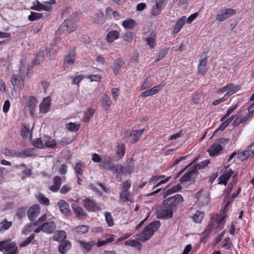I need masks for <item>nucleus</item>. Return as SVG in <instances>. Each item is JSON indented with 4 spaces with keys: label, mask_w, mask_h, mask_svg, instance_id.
<instances>
[{
    "label": "nucleus",
    "mask_w": 254,
    "mask_h": 254,
    "mask_svg": "<svg viewBox=\"0 0 254 254\" xmlns=\"http://www.w3.org/2000/svg\"><path fill=\"white\" fill-rule=\"evenodd\" d=\"M160 225L159 221H154L146 226L143 231L136 236L139 240L145 242L149 240L156 231Z\"/></svg>",
    "instance_id": "f257e3e1"
},
{
    "label": "nucleus",
    "mask_w": 254,
    "mask_h": 254,
    "mask_svg": "<svg viewBox=\"0 0 254 254\" xmlns=\"http://www.w3.org/2000/svg\"><path fill=\"white\" fill-rule=\"evenodd\" d=\"M0 251L3 254H16L17 247L10 239L0 241Z\"/></svg>",
    "instance_id": "f03ea898"
},
{
    "label": "nucleus",
    "mask_w": 254,
    "mask_h": 254,
    "mask_svg": "<svg viewBox=\"0 0 254 254\" xmlns=\"http://www.w3.org/2000/svg\"><path fill=\"white\" fill-rule=\"evenodd\" d=\"M56 228L55 222L51 220L40 224L34 232L35 233H38L40 231H42L47 234H51L55 232Z\"/></svg>",
    "instance_id": "7ed1b4c3"
},
{
    "label": "nucleus",
    "mask_w": 254,
    "mask_h": 254,
    "mask_svg": "<svg viewBox=\"0 0 254 254\" xmlns=\"http://www.w3.org/2000/svg\"><path fill=\"white\" fill-rule=\"evenodd\" d=\"M228 139L222 138L216 141L208 149L210 156H216L220 154V152L223 149L222 144L227 142Z\"/></svg>",
    "instance_id": "20e7f679"
},
{
    "label": "nucleus",
    "mask_w": 254,
    "mask_h": 254,
    "mask_svg": "<svg viewBox=\"0 0 254 254\" xmlns=\"http://www.w3.org/2000/svg\"><path fill=\"white\" fill-rule=\"evenodd\" d=\"M174 210L166 204L163 201L162 206L157 212V217L160 219H168L173 216Z\"/></svg>",
    "instance_id": "39448f33"
},
{
    "label": "nucleus",
    "mask_w": 254,
    "mask_h": 254,
    "mask_svg": "<svg viewBox=\"0 0 254 254\" xmlns=\"http://www.w3.org/2000/svg\"><path fill=\"white\" fill-rule=\"evenodd\" d=\"M183 197L181 194H176L173 196L168 197L164 200L163 201L174 210L176 209L177 206L183 202Z\"/></svg>",
    "instance_id": "423d86ee"
},
{
    "label": "nucleus",
    "mask_w": 254,
    "mask_h": 254,
    "mask_svg": "<svg viewBox=\"0 0 254 254\" xmlns=\"http://www.w3.org/2000/svg\"><path fill=\"white\" fill-rule=\"evenodd\" d=\"M196 202L200 206L206 205L210 200V194L208 191L201 190L196 194Z\"/></svg>",
    "instance_id": "0eeeda50"
},
{
    "label": "nucleus",
    "mask_w": 254,
    "mask_h": 254,
    "mask_svg": "<svg viewBox=\"0 0 254 254\" xmlns=\"http://www.w3.org/2000/svg\"><path fill=\"white\" fill-rule=\"evenodd\" d=\"M76 29V25L75 21L74 19H66L64 21L61 25L59 27L58 31H66L68 33H71L74 31Z\"/></svg>",
    "instance_id": "6e6552de"
},
{
    "label": "nucleus",
    "mask_w": 254,
    "mask_h": 254,
    "mask_svg": "<svg viewBox=\"0 0 254 254\" xmlns=\"http://www.w3.org/2000/svg\"><path fill=\"white\" fill-rule=\"evenodd\" d=\"M221 171L223 174L218 178V184L226 185L229 178L233 174L234 172L229 168V165L225 166L222 169Z\"/></svg>",
    "instance_id": "1a4fd4ad"
},
{
    "label": "nucleus",
    "mask_w": 254,
    "mask_h": 254,
    "mask_svg": "<svg viewBox=\"0 0 254 254\" xmlns=\"http://www.w3.org/2000/svg\"><path fill=\"white\" fill-rule=\"evenodd\" d=\"M165 176L160 175V176H152L148 182V185H151L152 184L155 185L153 187L155 189L160 185L167 183L171 178V177H168L165 179Z\"/></svg>",
    "instance_id": "9d476101"
},
{
    "label": "nucleus",
    "mask_w": 254,
    "mask_h": 254,
    "mask_svg": "<svg viewBox=\"0 0 254 254\" xmlns=\"http://www.w3.org/2000/svg\"><path fill=\"white\" fill-rule=\"evenodd\" d=\"M236 10L232 8H226L221 10L216 16V19L218 21H223L227 18L235 14Z\"/></svg>",
    "instance_id": "9b49d317"
},
{
    "label": "nucleus",
    "mask_w": 254,
    "mask_h": 254,
    "mask_svg": "<svg viewBox=\"0 0 254 254\" xmlns=\"http://www.w3.org/2000/svg\"><path fill=\"white\" fill-rule=\"evenodd\" d=\"M83 205L90 212H96L101 209L99 205L95 200L89 198H85L83 200Z\"/></svg>",
    "instance_id": "f8f14e48"
},
{
    "label": "nucleus",
    "mask_w": 254,
    "mask_h": 254,
    "mask_svg": "<svg viewBox=\"0 0 254 254\" xmlns=\"http://www.w3.org/2000/svg\"><path fill=\"white\" fill-rule=\"evenodd\" d=\"M40 208L38 204L33 205L28 210L27 215L31 221H34L39 214Z\"/></svg>",
    "instance_id": "ddd939ff"
},
{
    "label": "nucleus",
    "mask_w": 254,
    "mask_h": 254,
    "mask_svg": "<svg viewBox=\"0 0 254 254\" xmlns=\"http://www.w3.org/2000/svg\"><path fill=\"white\" fill-rule=\"evenodd\" d=\"M165 83L162 82V84H158L150 89L145 90L142 92L140 96L143 98H146L149 96L153 95L158 93V91L162 89L163 86L165 85Z\"/></svg>",
    "instance_id": "4468645a"
},
{
    "label": "nucleus",
    "mask_w": 254,
    "mask_h": 254,
    "mask_svg": "<svg viewBox=\"0 0 254 254\" xmlns=\"http://www.w3.org/2000/svg\"><path fill=\"white\" fill-rule=\"evenodd\" d=\"M72 207L78 219L83 220L86 218L87 214L81 207L74 204L72 205Z\"/></svg>",
    "instance_id": "2eb2a0df"
},
{
    "label": "nucleus",
    "mask_w": 254,
    "mask_h": 254,
    "mask_svg": "<svg viewBox=\"0 0 254 254\" xmlns=\"http://www.w3.org/2000/svg\"><path fill=\"white\" fill-rule=\"evenodd\" d=\"M51 98L50 96H48L44 98L42 102L39 105L40 112L42 113H47L51 107Z\"/></svg>",
    "instance_id": "dca6fc26"
},
{
    "label": "nucleus",
    "mask_w": 254,
    "mask_h": 254,
    "mask_svg": "<svg viewBox=\"0 0 254 254\" xmlns=\"http://www.w3.org/2000/svg\"><path fill=\"white\" fill-rule=\"evenodd\" d=\"M99 167L103 169L111 170L115 172L118 171V168L113 165L110 158L104 160L102 164L99 165Z\"/></svg>",
    "instance_id": "f3484780"
},
{
    "label": "nucleus",
    "mask_w": 254,
    "mask_h": 254,
    "mask_svg": "<svg viewBox=\"0 0 254 254\" xmlns=\"http://www.w3.org/2000/svg\"><path fill=\"white\" fill-rule=\"evenodd\" d=\"M78 243L83 249L82 252L84 254L89 253L92 247L96 245L95 241H91L90 242H86L84 241L80 240L78 241Z\"/></svg>",
    "instance_id": "a211bd4d"
},
{
    "label": "nucleus",
    "mask_w": 254,
    "mask_h": 254,
    "mask_svg": "<svg viewBox=\"0 0 254 254\" xmlns=\"http://www.w3.org/2000/svg\"><path fill=\"white\" fill-rule=\"evenodd\" d=\"M12 85L14 87L21 88L24 86V79L21 75H13L11 79Z\"/></svg>",
    "instance_id": "6ab92c4d"
},
{
    "label": "nucleus",
    "mask_w": 254,
    "mask_h": 254,
    "mask_svg": "<svg viewBox=\"0 0 254 254\" xmlns=\"http://www.w3.org/2000/svg\"><path fill=\"white\" fill-rule=\"evenodd\" d=\"M167 1V0H156L155 6L152 9V14L155 16L157 15Z\"/></svg>",
    "instance_id": "aec40b11"
},
{
    "label": "nucleus",
    "mask_w": 254,
    "mask_h": 254,
    "mask_svg": "<svg viewBox=\"0 0 254 254\" xmlns=\"http://www.w3.org/2000/svg\"><path fill=\"white\" fill-rule=\"evenodd\" d=\"M44 146L48 148H54L57 145L54 139L48 135H44L42 137Z\"/></svg>",
    "instance_id": "412c9836"
},
{
    "label": "nucleus",
    "mask_w": 254,
    "mask_h": 254,
    "mask_svg": "<svg viewBox=\"0 0 254 254\" xmlns=\"http://www.w3.org/2000/svg\"><path fill=\"white\" fill-rule=\"evenodd\" d=\"M58 205L63 213L66 216H69L71 214V212L69 210V206L64 200H61L58 202Z\"/></svg>",
    "instance_id": "4be33fe9"
},
{
    "label": "nucleus",
    "mask_w": 254,
    "mask_h": 254,
    "mask_svg": "<svg viewBox=\"0 0 254 254\" xmlns=\"http://www.w3.org/2000/svg\"><path fill=\"white\" fill-rule=\"evenodd\" d=\"M125 62L122 59H118L116 60L113 65L112 66V68L113 69V72L115 75L118 74L122 68V67L124 65Z\"/></svg>",
    "instance_id": "5701e85b"
},
{
    "label": "nucleus",
    "mask_w": 254,
    "mask_h": 254,
    "mask_svg": "<svg viewBox=\"0 0 254 254\" xmlns=\"http://www.w3.org/2000/svg\"><path fill=\"white\" fill-rule=\"evenodd\" d=\"M75 52L74 49L69 51L68 55L65 56L64 59V64H72L74 63L75 59Z\"/></svg>",
    "instance_id": "b1692460"
},
{
    "label": "nucleus",
    "mask_w": 254,
    "mask_h": 254,
    "mask_svg": "<svg viewBox=\"0 0 254 254\" xmlns=\"http://www.w3.org/2000/svg\"><path fill=\"white\" fill-rule=\"evenodd\" d=\"M71 244L68 240L62 242L59 246V251L62 254H65L71 248Z\"/></svg>",
    "instance_id": "393cba45"
},
{
    "label": "nucleus",
    "mask_w": 254,
    "mask_h": 254,
    "mask_svg": "<svg viewBox=\"0 0 254 254\" xmlns=\"http://www.w3.org/2000/svg\"><path fill=\"white\" fill-rule=\"evenodd\" d=\"M53 185L50 187V190L53 191H57L62 185V178L59 176H55L53 178Z\"/></svg>",
    "instance_id": "a878e982"
},
{
    "label": "nucleus",
    "mask_w": 254,
    "mask_h": 254,
    "mask_svg": "<svg viewBox=\"0 0 254 254\" xmlns=\"http://www.w3.org/2000/svg\"><path fill=\"white\" fill-rule=\"evenodd\" d=\"M21 135L25 139H31L32 137L31 132L28 125L24 124L21 128Z\"/></svg>",
    "instance_id": "bb28decb"
},
{
    "label": "nucleus",
    "mask_w": 254,
    "mask_h": 254,
    "mask_svg": "<svg viewBox=\"0 0 254 254\" xmlns=\"http://www.w3.org/2000/svg\"><path fill=\"white\" fill-rule=\"evenodd\" d=\"M227 88L228 92L225 95L229 98L232 95L240 90L241 86L231 83L227 85Z\"/></svg>",
    "instance_id": "cd10ccee"
},
{
    "label": "nucleus",
    "mask_w": 254,
    "mask_h": 254,
    "mask_svg": "<svg viewBox=\"0 0 254 254\" xmlns=\"http://www.w3.org/2000/svg\"><path fill=\"white\" fill-rule=\"evenodd\" d=\"M66 234L63 230L57 231L54 232L53 237V240L57 242H62L65 239Z\"/></svg>",
    "instance_id": "c85d7f7f"
},
{
    "label": "nucleus",
    "mask_w": 254,
    "mask_h": 254,
    "mask_svg": "<svg viewBox=\"0 0 254 254\" xmlns=\"http://www.w3.org/2000/svg\"><path fill=\"white\" fill-rule=\"evenodd\" d=\"M120 36L119 32L117 30H112L110 31L107 35L106 40L109 43L113 42L115 40L119 38Z\"/></svg>",
    "instance_id": "c756f323"
},
{
    "label": "nucleus",
    "mask_w": 254,
    "mask_h": 254,
    "mask_svg": "<svg viewBox=\"0 0 254 254\" xmlns=\"http://www.w3.org/2000/svg\"><path fill=\"white\" fill-rule=\"evenodd\" d=\"M186 21V17L185 16H183L177 21L176 25L173 29V34H177L180 31L182 27L185 24Z\"/></svg>",
    "instance_id": "7c9ffc66"
},
{
    "label": "nucleus",
    "mask_w": 254,
    "mask_h": 254,
    "mask_svg": "<svg viewBox=\"0 0 254 254\" xmlns=\"http://www.w3.org/2000/svg\"><path fill=\"white\" fill-rule=\"evenodd\" d=\"M102 105L106 110H108L112 105V102L107 94H104L100 99Z\"/></svg>",
    "instance_id": "2f4dec72"
},
{
    "label": "nucleus",
    "mask_w": 254,
    "mask_h": 254,
    "mask_svg": "<svg viewBox=\"0 0 254 254\" xmlns=\"http://www.w3.org/2000/svg\"><path fill=\"white\" fill-rule=\"evenodd\" d=\"M92 20L97 23L101 24L104 23L105 21L104 13L101 11L98 12L92 17Z\"/></svg>",
    "instance_id": "473e14b6"
},
{
    "label": "nucleus",
    "mask_w": 254,
    "mask_h": 254,
    "mask_svg": "<svg viewBox=\"0 0 254 254\" xmlns=\"http://www.w3.org/2000/svg\"><path fill=\"white\" fill-rule=\"evenodd\" d=\"M144 129H142L139 130H133L131 131L130 136L132 137V141L133 143H135L138 141L139 138L144 132Z\"/></svg>",
    "instance_id": "72a5a7b5"
},
{
    "label": "nucleus",
    "mask_w": 254,
    "mask_h": 254,
    "mask_svg": "<svg viewBox=\"0 0 254 254\" xmlns=\"http://www.w3.org/2000/svg\"><path fill=\"white\" fill-rule=\"evenodd\" d=\"M130 196V193L127 190H123L120 194V200L125 202L126 201H130L131 202V199L129 198Z\"/></svg>",
    "instance_id": "f704fd0d"
},
{
    "label": "nucleus",
    "mask_w": 254,
    "mask_h": 254,
    "mask_svg": "<svg viewBox=\"0 0 254 254\" xmlns=\"http://www.w3.org/2000/svg\"><path fill=\"white\" fill-rule=\"evenodd\" d=\"M204 217V213L196 211L191 217L193 221L197 223H200Z\"/></svg>",
    "instance_id": "c9c22d12"
},
{
    "label": "nucleus",
    "mask_w": 254,
    "mask_h": 254,
    "mask_svg": "<svg viewBox=\"0 0 254 254\" xmlns=\"http://www.w3.org/2000/svg\"><path fill=\"white\" fill-rule=\"evenodd\" d=\"M35 235L34 234L31 235L28 238H27L26 240L22 242L19 244V247L20 248L25 247L29 245L30 243L32 244H35L36 241L34 240Z\"/></svg>",
    "instance_id": "e433bc0d"
},
{
    "label": "nucleus",
    "mask_w": 254,
    "mask_h": 254,
    "mask_svg": "<svg viewBox=\"0 0 254 254\" xmlns=\"http://www.w3.org/2000/svg\"><path fill=\"white\" fill-rule=\"evenodd\" d=\"M250 112H249L248 114L245 116L242 117L240 115L238 116L236 118L235 120H234L233 124H234L236 126H237L241 123L246 122L248 120V119L252 116H250Z\"/></svg>",
    "instance_id": "4c0bfd02"
},
{
    "label": "nucleus",
    "mask_w": 254,
    "mask_h": 254,
    "mask_svg": "<svg viewBox=\"0 0 254 254\" xmlns=\"http://www.w3.org/2000/svg\"><path fill=\"white\" fill-rule=\"evenodd\" d=\"M182 189V186L180 184H178L172 188L167 190L164 193V197H166L167 196L175 193L178 191H180Z\"/></svg>",
    "instance_id": "58836bf2"
},
{
    "label": "nucleus",
    "mask_w": 254,
    "mask_h": 254,
    "mask_svg": "<svg viewBox=\"0 0 254 254\" xmlns=\"http://www.w3.org/2000/svg\"><path fill=\"white\" fill-rule=\"evenodd\" d=\"M122 25L126 29H133L136 25V22L133 19H128L124 20Z\"/></svg>",
    "instance_id": "ea45409f"
},
{
    "label": "nucleus",
    "mask_w": 254,
    "mask_h": 254,
    "mask_svg": "<svg viewBox=\"0 0 254 254\" xmlns=\"http://www.w3.org/2000/svg\"><path fill=\"white\" fill-rule=\"evenodd\" d=\"M37 103L38 101L35 97L33 96L30 97L28 102V105L30 108V111L31 113L34 111L35 108L37 105Z\"/></svg>",
    "instance_id": "a19ab883"
},
{
    "label": "nucleus",
    "mask_w": 254,
    "mask_h": 254,
    "mask_svg": "<svg viewBox=\"0 0 254 254\" xmlns=\"http://www.w3.org/2000/svg\"><path fill=\"white\" fill-rule=\"evenodd\" d=\"M12 225L11 221H7L4 219L0 223V232H2L8 230Z\"/></svg>",
    "instance_id": "79ce46f5"
},
{
    "label": "nucleus",
    "mask_w": 254,
    "mask_h": 254,
    "mask_svg": "<svg viewBox=\"0 0 254 254\" xmlns=\"http://www.w3.org/2000/svg\"><path fill=\"white\" fill-rule=\"evenodd\" d=\"M31 8L37 11H41L42 10L49 11L51 9V7L47 6L38 1L37 4L34 5L32 7H31Z\"/></svg>",
    "instance_id": "37998d69"
},
{
    "label": "nucleus",
    "mask_w": 254,
    "mask_h": 254,
    "mask_svg": "<svg viewBox=\"0 0 254 254\" xmlns=\"http://www.w3.org/2000/svg\"><path fill=\"white\" fill-rule=\"evenodd\" d=\"M106 222L109 227H112L114 225L113 218L112 214L108 211H106L104 213Z\"/></svg>",
    "instance_id": "c03bdc74"
},
{
    "label": "nucleus",
    "mask_w": 254,
    "mask_h": 254,
    "mask_svg": "<svg viewBox=\"0 0 254 254\" xmlns=\"http://www.w3.org/2000/svg\"><path fill=\"white\" fill-rule=\"evenodd\" d=\"M195 171L194 169L192 170L191 171H189L184 175V176L180 179L181 183H183L185 182L190 181L191 180V178L192 177V175L194 174Z\"/></svg>",
    "instance_id": "a18cd8bd"
},
{
    "label": "nucleus",
    "mask_w": 254,
    "mask_h": 254,
    "mask_svg": "<svg viewBox=\"0 0 254 254\" xmlns=\"http://www.w3.org/2000/svg\"><path fill=\"white\" fill-rule=\"evenodd\" d=\"M252 154V151L249 150L241 152L237 154L238 158L242 161L246 160Z\"/></svg>",
    "instance_id": "49530a36"
},
{
    "label": "nucleus",
    "mask_w": 254,
    "mask_h": 254,
    "mask_svg": "<svg viewBox=\"0 0 254 254\" xmlns=\"http://www.w3.org/2000/svg\"><path fill=\"white\" fill-rule=\"evenodd\" d=\"M38 201L45 205L48 206L49 204V200L48 198L45 196L43 194L39 193L36 196Z\"/></svg>",
    "instance_id": "de8ad7c7"
},
{
    "label": "nucleus",
    "mask_w": 254,
    "mask_h": 254,
    "mask_svg": "<svg viewBox=\"0 0 254 254\" xmlns=\"http://www.w3.org/2000/svg\"><path fill=\"white\" fill-rule=\"evenodd\" d=\"M30 15L28 16V19L29 21H33L34 20H38L43 17V14L42 13L35 12H31Z\"/></svg>",
    "instance_id": "09e8293b"
},
{
    "label": "nucleus",
    "mask_w": 254,
    "mask_h": 254,
    "mask_svg": "<svg viewBox=\"0 0 254 254\" xmlns=\"http://www.w3.org/2000/svg\"><path fill=\"white\" fill-rule=\"evenodd\" d=\"M18 153L21 155L20 156H18V157L21 158L22 157H29L33 155V149H25L23 150L21 152H18Z\"/></svg>",
    "instance_id": "8fccbe9b"
},
{
    "label": "nucleus",
    "mask_w": 254,
    "mask_h": 254,
    "mask_svg": "<svg viewBox=\"0 0 254 254\" xmlns=\"http://www.w3.org/2000/svg\"><path fill=\"white\" fill-rule=\"evenodd\" d=\"M80 127V125L78 124L70 123L66 125V128L70 131L75 132L77 131Z\"/></svg>",
    "instance_id": "3c124183"
},
{
    "label": "nucleus",
    "mask_w": 254,
    "mask_h": 254,
    "mask_svg": "<svg viewBox=\"0 0 254 254\" xmlns=\"http://www.w3.org/2000/svg\"><path fill=\"white\" fill-rule=\"evenodd\" d=\"M151 81L152 78L151 76H148L144 81L141 87V89L143 90H145L151 86Z\"/></svg>",
    "instance_id": "603ef678"
},
{
    "label": "nucleus",
    "mask_w": 254,
    "mask_h": 254,
    "mask_svg": "<svg viewBox=\"0 0 254 254\" xmlns=\"http://www.w3.org/2000/svg\"><path fill=\"white\" fill-rule=\"evenodd\" d=\"M3 154L7 156H15L18 157V156H21L18 152L15 151L14 150H9L7 149H5L3 151Z\"/></svg>",
    "instance_id": "864d4df0"
},
{
    "label": "nucleus",
    "mask_w": 254,
    "mask_h": 254,
    "mask_svg": "<svg viewBox=\"0 0 254 254\" xmlns=\"http://www.w3.org/2000/svg\"><path fill=\"white\" fill-rule=\"evenodd\" d=\"M44 54L42 51H39L37 55L36 58L34 60V64H39L42 62H43L44 60Z\"/></svg>",
    "instance_id": "5fc2aeb1"
},
{
    "label": "nucleus",
    "mask_w": 254,
    "mask_h": 254,
    "mask_svg": "<svg viewBox=\"0 0 254 254\" xmlns=\"http://www.w3.org/2000/svg\"><path fill=\"white\" fill-rule=\"evenodd\" d=\"M114 240V238L113 237H110V238H107L105 240H98L97 243H96V245L98 247H100L102 246L105 245L109 243H111L113 242Z\"/></svg>",
    "instance_id": "6e6d98bb"
},
{
    "label": "nucleus",
    "mask_w": 254,
    "mask_h": 254,
    "mask_svg": "<svg viewBox=\"0 0 254 254\" xmlns=\"http://www.w3.org/2000/svg\"><path fill=\"white\" fill-rule=\"evenodd\" d=\"M95 113V110L93 109H88L85 113V117L83 118L84 122H87L93 116Z\"/></svg>",
    "instance_id": "4d7b16f0"
},
{
    "label": "nucleus",
    "mask_w": 254,
    "mask_h": 254,
    "mask_svg": "<svg viewBox=\"0 0 254 254\" xmlns=\"http://www.w3.org/2000/svg\"><path fill=\"white\" fill-rule=\"evenodd\" d=\"M76 232L78 233H81L82 234H85L87 233L89 229V227L87 225H82L78 226L75 228Z\"/></svg>",
    "instance_id": "13d9d810"
},
{
    "label": "nucleus",
    "mask_w": 254,
    "mask_h": 254,
    "mask_svg": "<svg viewBox=\"0 0 254 254\" xmlns=\"http://www.w3.org/2000/svg\"><path fill=\"white\" fill-rule=\"evenodd\" d=\"M226 216H227V215L226 214H223V215L222 216L219 218L217 220V227L216 228L217 229H218V230H221L222 229V228L223 227V226L224 225V223H225L224 220H225V218L226 217Z\"/></svg>",
    "instance_id": "bf43d9fd"
},
{
    "label": "nucleus",
    "mask_w": 254,
    "mask_h": 254,
    "mask_svg": "<svg viewBox=\"0 0 254 254\" xmlns=\"http://www.w3.org/2000/svg\"><path fill=\"white\" fill-rule=\"evenodd\" d=\"M210 163L209 159H206L196 164L194 167V169H201L207 166Z\"/></svg>",
    "instance_id": "052dcab7"
},
{
    "label": "nucleus",
    "mask_w": 254,
    "mask_h": 254,
    "mask_svg": "<svg viewBox=\"0 0 254 254\" xmlns=\"http://www.w3.org/2000/svg\"><path fill=\"white\" fill-rule=\"evenodd\" d=\"M125 146L124 144L119 145L117 153L120 158L123 157L125 153Z\"/></svg>",
    "instance_id": "680f3d73"
},
{
    "label": "nucleus",
    "mask_w": 254,
    "mask_h": 254,
    "mask_svg": "<svg viewBox=\"0 0 254 254\" xmlns=\"http://www.w3.org/2000/svg\"><path fill=\"white\" fill-rule=\"evenodd\" d=\"M33 226H35L34 224L33 225L32 224H27L23 228L22 230V233L25 235H27L29 233L33 230Z\"/></svg>",
    "instance_id": "e2e57ef3"
},
{
    "label": "nucleus",
    "mask_w": 254,
    "mask_h": 254,
    "mask_svg": "<svg viewBox=\"0 0 254 254\" xmlns=\"http://www.w3.org/2000/svg\"><path fill=\"white\" fill-rule=\"evenodd\" d=\"M84 167V164L82 162L77 163L75 167V171L77 175L80 176L83 174V170L82 168Z\"/></svg>",
    "instance_id": "0e129e2a"
},
{
    "label": "nucleus",
    "mask_w": 254,
    "mask_h": 254,
    "mask_svg": "<svg viewBox=\"0 0 254 254\" xmlns=\"http://www.w3.org/2000/svg\"><path fill=\"white\" fill-rule=\"evenodd\" d=\"M33 144L34 146L40 148H43L44 145L42 140V137L39 138H36L33 141Z\"/></svg>",
    "instance_id": "69168bd1"
},
{
    "label": "nucleus",
    "mask_w": 254,
    "mask_h": 254,
    "mask_svg": "<svg viewBox=\"0 0 254 254\" xmlns=\"http://www.w3.org/2000/svg\"><path fill=\"white\" fill-rule=\"evenodd\" d=\"M133 33L132 32H127L123 35V39L125 41L131 42L132 40Z\"/></svg>",
    "instance_id": "338daca9"
},
{
    "label": "nucleus",
    "mask_w": 254,
    "mask_h": 254,
    "mask_svg": "<svg viewBox=\"0 0 254 254\" xmlns=\"http://www.w3.org/2000/svg\"><path fill=\"white\" fill-rule=\"evenodd\" d=\"M231 243L229 238H226L222 242V247L226 250H229L231 248Z\"/></svg>",
    "instance_id": "774afa93"
}]
</instances>
